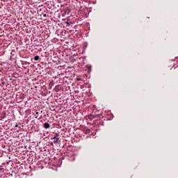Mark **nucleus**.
I'll return each instance as SVG.
<instances>
[{"instance_id": "f257e3e1", "label": "nucleus", "mask_w": 178, "mask_h": 178, "mask_svg": "<svg viewBox=\"0 0 178 178\" xmlns=\"http://www.w3.org/2000/svg\"><path fill=\"white\" fill-rule=\"evenodd\" d=\"M53 139H54V144H59V143H60V140H59V138H56Z\"/></svg>"}, {"instance_id": "f03ea898", "label": "nucleus", "mask_w": 178, "mask_h": 178, "mask_svg": "<svg viewBox=\"0 0 178 178\" xmlns=\"http://www.w3.org/2000/svg\"><path fill=\"white\" fill-rule=\"evenodd\" d=\"M43 127H44V129H49V124L48 122H45Z\"/></svg>"}, {"instance_id": "7ed1b4c3", "label": "nucleus", "mask_w": 178, "mask_h": 178, "mask_svg": "<svg viewBox=\"0 0 178 178\" xmlns=\"http://www.w3.org/2000/svg\"><path fill=\"white\" fill-rule=\"evenodd\" d=\"M58 137H59V134L55 133L53 138H58Z\"/></svg>"}, {"instance_id": "20e7f679", "label": "nucleus", "mask_w": 178, "mask_h": 178, "mask_svg": "<svg viewBox=\"0 0 178 178\" xmlns=\"http://www.w3.org/2000/svg\"><path fill=\"white\" fill-rule=\"evenodd\" d=\"M40 60V56H35L34 57V60Z\"/></svg>"}, {"instance_id": "39448f33", "label": "nucleus", "mask_w": 178, "mask_h": 178, "mask_svg": "<svg viewBox=\"0 0 178 178\" xmlns=\"http://www.w3.org/2000/svg\"><path fill=\"white\" fill-rule=\"evenodd\" d=\"M85 133H86V134H88V133H90V129H86L84 130Z\"/></svg>"}, {"instance_id": "423d86ee", "label": "nucleus", "mask_w": 178, "mask_h": 178, "mask_svg": "<svg viewBox=\"0 0 178 178\" xmlns=\"http://www.w3.org/2000/svg\"><path fill=\"white\" fill-rule=\"evenodd\" d=\"M86 67H87V69H88V70H91V65H88L86 66Z\"/></svg>"}, {"instance_id": "0eeeda50", "label": "nucleus", "mask_w": 178, "mask_h": 178, "mask_svg": "<svg viewBox=\"0 0 178 178\" xmlns=\"http://www.w3.org/2000/svg\"><path fill=\"white\" fill-rule=\"evenodd\" d=\"M35 118H38V111L35 112Z\"/></svg>"}, {"instance_id": "6e6552de", "label": "nucleus", "mask_w": 178, "mask_h": 178, "mask_svg": "<svg viewBox=\"0 0 178 178\" xmlns=\"http://www.w3.org/2000/svg\"><path fill=\"white\" fill-rule=\"evenodd\" d=\"M43 16H44V17H47V14H44Z\"/></svg>"}, {"instance_id": "1a4fd4ad", "label": "nucleus", "mask_w": 178, "mask_h": 178, "mask_svg": "<svg viewBox=\"0 0 178 178\" xmlns=\"http://www.w3.org/2000/svg\"><path fill=\"white\" fill-rule=\"evenodd\" d=\"M15 127H17V124L15 125Z\"/></svg>"}, {"instance_id": "9d476101", "label": "nucleus", "mask_w": 178, "mask_h": 178, "mask_svg": "<svg viewBox=\"0 0 178 178\" xmlns=\"http://www.w3.org/2000/svg\"><path fill=\"white\" fill-rule=\"evenodd\" d=\"M77 80H80V79H77Z\"/></svg>"}]
</instances>
